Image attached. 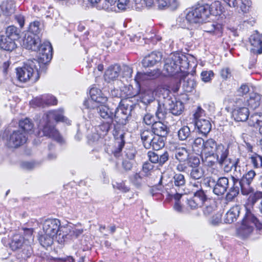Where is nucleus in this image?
Returning a JSON list of instances; mask_svg holds the SVG:
<instances>
[{"label": "nucleus", "instance_id": "1", "mask_svg": "<svg viewBox=\"0 0 262 262\" xmlns=\"http://www.w3.org/2000/svg\"><path fill=\"white\" fill-rule=\"evenodd\" d=\"M224 10L221 2L215 1L211 4L203 2L198 4L195 8L189 11L186 16V19L189 23L188 29L192 30V26L204 22L210 16L221 15Z\"/></svg>", "mask_w": 262, "mask_h": 262}, {"label": "nucleus", "instance_id": "2", "mask_svg": "<svg viewBox=\"0 0 262 262\" xmlns=\"http://www.w3.org/2000/svg\"><path fill=\"white\" fill-rule=\"evenodd\" d=\"M63 110L59 109L50 111L44 115L39 125V136L49 137L61 143L63 141L62 138L55 128L53 122L54 121L67 122L68 119L63 116Z\"/></svg>", "mask_w": 262, "mask_h": 262}, {"label": "nucleus", "instance_id": "3", "mask_svg": "<svg viewBox=\"0 0 262 262\" xmlns=\"http://www.w3.org/2000/svg\"><path fill=\"white\" fill-rule=\"evenodd\" d=\"M18 80L22 82H27L31 80L36 82L39 78V75L46 72L41 68L37 60H28L21 68L16 69Z\"/></svg>", "mask_w": 262, "mask_h": 262}, {"label": "nucleus", "instance_id": "4", "mask_svg": "<svg viewBox=\"0 0 262 262\" xmlns=\"http://www.w3.org/2000/svg\"><path fill=\"white\" fill-rule=\"evenodd\" d=\"M246 210L242 224L237 230L239 236L245 238L249 236L253 232L254 227L259 230L262 229V224L259 223L254 214L245 206Z\"/></svg>", "mask_w": 262, "mask_h": 262}, {"label": "nucleus", "instance_id": "5", "mask_svg": "<svg viewBox=\"0 0 262 262\" xmlns=\"http://www.w3.org/2000/svg\"><path fill=\"white\" fill-rule=\"evenodd\" d=\"M135 106V102L130 101L128 99L121 100L114 114L115 121L120 124H125Z\"/></svg>", "mask_w": 262, "mask_h": 262}, {"label": "nucleus", "instance_id": "6", "mask_svg": "<svg viewBox=\"0 0 262 262\" xmlns=\"http://www.w3.org/2000/svg\"><path fill=\"white\" fill-rule=\"evenodd\" d=\"M165 137L154 135L149 129L142 131L141 133V138L144 147L146 149L152 148L158 150L165 145Z\"/></svg>", "mask_w": 262, "mask_h": 262}, {"label": "nucleus", "instance_id": "7", "mask_svg": "<svg viewBox=\"0 0 262 262\" xmlns=\"http://www.w3.org/2000/svg\"><path fill=\"white\" fill-rule=\"evenodd\" d=\"M28 136L26 132L20 129L13 130L4 138L6 146L9 148H17L25 144Z\"/></svg>", "mask_w": 262, "mask_h": 262}, {"label": "nucleus", "instance_id": "8", "mask_svg": "<svg viewBox=\"0 0 262 262\" xmlns=\"http://www.w3.org/2000/svg\"><path fill=\"white\" fill-rule=\"evenodd\" d=\"M40 47L37 50L39 52V57L37 61L41 68L46 71V64L51 60L52 58V47L48 41H45L40 43Z\"/></svg>", "mask_w": 262, "mask_h": 262}, {"label": "nucleus", "instance_id": "9", "mask_svg": "<svg viewBox=\"0 0 262 262\" xmlns=\"http://www.w3.org/2000/svg\"><path fill=\"white\" fill-rule=\"evenodd\" d=\"M244 98H239L235 101V107L232 111V117L237 122H244L247 120L249 116V109L243 104Z\"/></svg>", "mask_w": 262, "mask_h": 262}, {"label": "nucleus", "instance_id": "10", "mask_svg": "<svg viewBox=\"0 0 262 262\" xmlns=\"http://www.w3.org/2000/svg\"><path fill=\"white\" fill-rule=\"evenodd\" d=\"M20 42L22 46L27 49L37 51L41 42L39 34H21Z\"/></svg>", "mask_w": 262, "mask_h": 262}, {"label": "nucleus", "instance_id": "11", "mask_svg": "<svg viewBox=\"0 0 262 262\" xmlns=\"http://www.w3.org/2000/svg\"><path fill=\"white\" fill-rule=\"evenodd\" d=\"M91 99L84 100L83 105L86 109L94 108L98 103H104L107 101L106 97L101 96V92L96 88H92L90 91Z\"/></svg>", "mask_w": 262, "mask_h": 262}, {"label": "nucleus", "instance_id": "12", "mask_svg": "<svg viewBox=\"0 0 262 262\" xmlns=\"http://www.w3.org/2000/svg\"><path fill=\"white\" fill-rule=\"evenodd\" d=\"M238 176L237 173L235 176L231 177L232 180V185L229 189V192L227 194V198L228 200H231L236 197L239 193L240 190L243 195H248L250 193V192H245L244 189V183L242 180L238 178Z\"/></svg>", "mask_w": 262, "mask_h": 262}, {"label": "nucleus", "instance_id": "13", "mask_svg": "<svg viewBox=\"0 0 262 262\" xmlns=\"http://www.w3.org/2000/svg\"><path fill=\"white\" fill-rule=\"evenodd\" d=\"M19 34H4L0 35V48L6 51H12L16 47L14 40Z\"/></svg>", "mask_w": 262, "mask_h": 262}, {"label": "nucleus", "instance_id": "14", "mask_svg": "<svg viewBox=\"0 0 262 262\" xmlns=\"http://www.w3.org/2000/svg\"><path fill=\"white\" fill-rule=\"evenodd\" d=\"M60 222L56 219H51L45 220L42 224L44 233L50 236H55L59 232Z\"/></svg>", "mask_w": 262, "mask_h": 262}, {"label": "nucleus", "instance_id": "15", "mask_svg": "<svg viewBox=\"0 0 262 262\" xmlns=\"http://www.w3.org/2000/svg\"><path fill=\"white\" fill-rule=\"evenodd\" d=\"M170 148L175 159L179 162L186 161L189 156L188 150L182 145L174 143L170 146Z\"/></svg>", "mask_w": 262, "mask_h": 262}, {"label": "nucleus", "instance_id": "16", "mask_svg": "<svg viewBox=\"0 0 262 262\" xmlns=\"http://www.w3.org/2000/svg\"><path fill=\"white\" fill-rule=\"evenodd\" d=\"M206 199L204 191L200 189L194 193L192 198L187 200V204L191 209H195L199 207H201Z\"/></svg>", "mask_w": 262, "mask_h": 262}, {"label": "nucleus", "instance_id": "17", "mask_svg": "<svg viewBox=\"0 0 262 262\" xmlns=\"http://www.w3.org/2000/svg\"><path fill=\"white\" fill-rule=\"evenodd\" d=\"M88 113L94 112H97L100 117L104 119H108L109 121H113L114 118V113L105 105H95L94 108H90L87 109Z\"/></svg>", "mask_w": 262, "mask_h": 262}, {"label": "nucleus", "instance_id": "18", "mask_svg": "<svg viewBox=\"0 0 262 262\" xmlns=\"http://www.w3.org/2000/svg\"><path fill=\"white\" fill-rule=\"evenodd\" d=\"M228 187L229 179L225 177H220L213 187V192L215 194L221 196L227 191Z\"/></svg>", "mask_w": 262, "mask_h": 262}, {"label": "nucleus", "instance_id": "19", "mask_svg": "<svg viewBox=\"0 0 262 262\" xmlns=\"http://www.w3.org/2000/svg\"><path fill=\"white\" fill-rule=\"evenodd\" d=\"M162 57L160 52H152L144 57L142 60V64L145 68L152 67L161 61Z\"/></svg>", "mask_w": 262, "mask_h": 262}, {"label": "nucleus", "instance_id": "20", "mask_svg": "<svg viewBox=\"0 0 262 262\" xmlns=\"http://www.w3.org/2000/svg\"><path fill=\"white\" fill-rule=\"evenodd\" d=\"M249 41L253 48L251 51L257 54L262 53V34H252L249 38Z\"/></svg>", "mask_w": 262, "mask_h": 262}, {"label": "nucleus", "instance_id": "21", "mask_svg": "<svg viewBox=\"0 0 262 262\" xmlns=\"http://www.w3.org/2000/svg\"><path fill=\"white\" fill-rule=\"evenodd\" d=\"M121 67L117 64L111 65L105 72L104 78L106 81L110 82L116 80L120 75Z\"/></svg>", "mask_w": 262, "mask_h": 262}, {"label": "nucleus", "instance_id": "22", "mask_svg": "<svg viewBox=\"0 0 262 262\" xmlns=\"http://www.w3.org/2000/svg\"><path fill=\"white\" fill-rule=\"evenodd\" d=\"M256 175L255 172L253 170H250L245 174H244L242 178L241 179L245 187V192H250V193L253 191V188L251 186V184Z\"/></svg>", "mask_w": 262, "mask_h": 262}, {"label": "nucleus", "instance_id": "23", "mask_svg": "<svg viewBox=\"0 0 262 262\" xmlns=\"http://www.w3.org/2000/svg\"><path fill=\"white\" fill-rule=\"evenodd\" d=\"M178 67L179 64L176 62L175 57L167 58L165 60L164 71L167 73V75H172L179 71Z\"/></svg>", "mask_w": 262, "mask_h": 262}, {"label": "nucleus", "instance_id": "24", "mask_svg": "<svg viewBox=\"0 0 262 262\" xmlns=\"http://www.w3.org/2000/svg\"><path fill=\"white\" fill-rule=\"evenodd\" d=\"M229 151L227 148L220 144L218 145V148L215 151L214 156L216 158L219 164L224 163L228 158Z\"/></svg>", "mask_w": 262, "mask_h": 262}, {"label": "nucleus", "instance_id": "25", "mask_svg": "<svg viewBox=\"0 0 262 262\" xmlns=\"http://www.w3.org/2000/svg\"><path fill=\"white\" fill-rule=\"evenodd\" d=\"M241 208L239 206L236 205L230 209L224 216V222L230 224L235 221L239 216Z\"/></svg>", "mask_w": 262, "mask_h": 262}, {"label": "nucleus", "instance_id": "26", "mask_svg": "<svg viewBox=\"0 0 262 262\" xmlns=\"http://www.w3.org/2000/svg\"><path fill=\"white\" fill-rule=\"evenodd\" d=\"M34 101L38 106L44 107L45 105H56L57 103L56 98L52 95L43 96L41 98H37Z\"/></svg>", "mask_w": 262, "mask_h": 262}, {"label": "nucleus", "instance_id": "27", "mask_svg": "<svg viewBox=\"0 0 262 262\" xmlns=\"http://www.w3.org/2000/svg\"><path fill=\"white\" fill-rule=\"evenodd\" d=\"M262 103V96L256 93L252 94L245 102H244L243 104H246L252 109H255L258 107Z\"/></svg>", "mask_w": 262, "mask_h": 262}, {"label": "nucleus", "instance_id": "28", "mask_svg": "<svg viewBox=\"0 0 262 262\" xmlns=\"http://www.w3.org/2000/svg\"><path fill=\"white\" fill-rule=\"evenodd\" d=\"M195 125L199 132L204 135H207L211 129L210 121L207 119H200L195 121Z\"/></svg>", "mask_w": 262, "mask_h": 262}, {"label": "nucleus", "instance_id": "29", "mask_svg": "<svg viewBox=\"0 0 262 262\" xmlns=\"http://www.w3.org/2000/svg\"><path fill=\"white\" fill-rule=\"evenodd\" d=\"M0 7L3 13L5 15L9 16L14 13L16 6L13 1L6 0L2 3Z\"/></svg>", "mask_w": 262, "mask_h": 262}, {"label": "nucleus", "instance_id": "30", "mask_svg": "<svg viewBox=\"0 0 262 262\" xmlns=\"http://www.w3.org/2000/svg\"><path fill=\"white\" fill-rule=\"evenodd\" d=\"M154 135L166 137L168 134L167 126L161 121L155 122L152 125L151 130Z\"/></svg>", "mask_w": 262, "mask_h": 262}, {"label": "nucleus", "instance_id": "31", "mask_svg": "<svg viewBox=\"0 0 262 262\" xmlns=\"http://www.w3.org/2000/svg\"><path fill=\"white\" fill-rule=\"evenodd\" d=\"M27 244L24 236L17 234L13 236L10 243V247L12 250H17L23 248V246Z\"/></svg>", "mask_w": 262, "mask_h": 262}, {"label": "nucleus", "instance_id": "32", "mask_svg": "<svg viewBox=\"0 0 262 262\" xmlns=\"http://www.w3.org/2000/svg\"><path fill=\"white\" fill-rule=\"evenodd\" d=\"M218 145L216 141L212 139H209L205 141L203 152L208 156H214V154L217 148Z\"/></svg>", "mask_w": 262, "mask_h": 262}, {"label": "nucleus", "instance_id": "33", "mask_svg": "<svg viewBox=\"0 0 262 262\" xmlns=\"http://www.w3.org/2000/svg\"><path fill=\"white\" fill-rule=\"evenodd\" d=\"M98 10H109L116 2L113 0H89Z\"/></svg>", "mask_w": 262, "mask_h": 262}, {"label": "nucleus", "instance_id": "34", "mask_svg": "<svg viewBox=\"0 0 262 262\" xmlns=\"http://www.w3.org/2000/svg\"><path fill=\"white\" fill-rule=\"evenodd\" d=\"M249 125L259 127V131L262 134V113H255L252 115L249 119Z\"/></svg>", "mask_w": 262, "mask_h": 262}, {"label": "nucleus", "instance_id": "35", "mask_svg": "<svg viewBox=\"0 0 262 262\" xmlns=\"http://www.w3.org/2000/svg\"><path fill=\"white\" fill-rule=\"evenodd\" d=\"M202 28L206 33L222 32L223 28L222 25L216 22H206L203 25Z\"/></svg>", "mask_w": 262, "mask_h": 262}, {"label": "nucleus", "instance_id": "36", "mask_svg": "<svg viewBox=\"0 0 262 262\" xmlns=\"http://www.w3.org/2000/svg\"><path fill=\"white\" fill-rule=\"evenodd\" d=\"M184 108V104L181 101H176L173 102L171 101L170 103H169L168 110L173 115L179 116L181 115Z\"/></svg>", "mask_w": 262, "mask_h": 262}, {"label": "nucleus", "instance_id": "37", "mask_svg": "<svg viewBox=\"0 0 262 262\" xmlns=\"http://www.w3.org/2000/svg\"><path fill=\"white\" fill-rule=\"evenodd\" d=\"M34 124L29 118H26L19 121V128L18 129H20L23 132H26L27 135L32 130Z\"/></svg>", "mask_w": 262, "mask_h": 262}, {"label": "nucleus", "instance_id": "38", "mask_svg": "<svg viewBox=\"0 0 262 262\" xmlns=\"http://www.w3.org/2000/svg\"><path fill=\"white\" fill-rule=\"evenodd\" d=\"M17 254V257L21 260H26L30 257L32 254L33 250L31 247V244H27Z\"/></svg>", "mask_w": 262, "mask_h": 262}, {"label": "nucleus", "instance_id": "39", "mask_svg": "<svg viewBox=\"0 0 262 262\" xmlns=\"http://www.w3.org/2000/svg\"><path fill=\"white\" fill-rule=\"evenodd\" d=\"M182 87L186 92H191L196 86V82L193 78L185 77L182 81Z\"/></svg>", "mask_w": 262, "mask_h": 262}, {"label": "nucleus", "instance_id": "40", "mask_svg": "<svg viewBox=\"0 0 262 262\" xmlns=\"http://www.w3.org/2000/svg\"><path fill=\"white\" fill-rule=\"evenodd\" d=\"M140 99L142 103L147 105L155 100L154 93L150 90H145L141 93Z\"/></svg>", "mask_w": 262, "mask_h": 262}, {"label": "nucleus", "instance_id": "41", "mask_svg": "<svg viewBox=\"0 0 262 262\" xmlns=\"http://www.w3.org/2000/svg\"><path fill=\"white\" fill-rule=\"evenodd\" d=\"M125 94L126 97L125 99H128L130 101L135 102L136 104V96L139 94V90L138 89H134L132 85H129L127 87L125 88Z\"/></svg>", "mask_w": 262, "mask_h": 262}, {"label": "nucleus", "instance_id": "42", "mask_svg": "<svg viewBox=\"0 0 262 262\" xmlns=\"http://www.w3.org/2000/svg\"><path fill=\"white\" fill-rule=\"evenodd\" d=\"M205 141L202 138H197L193 141L192 145L193 150L196 153L203 154Z\"/></svg>", "mask_w": 262, "mask_h": 262}, {"label": "nucleus", "instance_id": "43", "mask_svg": "<svg viewBox=\"0 0 262 262\" xmlns=\"http://www.w3.org/2000/svg\"><path fill=\"white\" fill-rule=\"evenodd\" d=\"M54 236H50L45 233L41 235L39 237V241L40 245L43 247H48L53 243Z\"/></svg>", "mask_w": 262, "mask_h": 262}, {"label": "nucleus", "instance_id": "44", "mask_svg": "<svg viewBox=\"0 0 262 262\" xmlns=\"http://www.w3.org/2000/svg\"><path fill=\"white\" fill-rule=\"evenodd\" d=\"M204 174V171L202 167L199 166L191 168L190 172V177L194 180H199L202 178Z\"/></svg>", "mask_w": 262, "mask_h": 262}, {"label": "nucleus", "instance_id": "45", "mask_svg": "<svg viewBox=\"0 0 262 262\" xmlns=\"http://www.w3.org/2000/svg\"><path fill=\"white\" fill-rule=\"evenodd\" d=\"M154 4L160 9H165L168 7H170L172 9H176L178 6H174L172 3L169 0H156Z\"/></svg>", "mask_w": 262, "mask_h": 262}, {"label": "nucleus", "instance_id": "46", "mask_svg": "<svg viewBox=\"0 0 262 262\" xmlns=\"http://www.w3.org/2000/svg\"><path fill=\"white\" fill-rule=\"evenodd\" d=\"M238 160L235 162H232L230 159H226V161L222 164H219L222 167H223L224 171L226 172L230 171L233 167L235 168V171H237Z\"/></svg>", "mask_w": 262, "mask_h": 262}, {"label": "nucleus", "instance_id": "47", "mask_svg": "<svg viewBox=\"0 0 262 262\" xmlns=\"http://www.w3.org/2000/svg\"><path fill=\"white\" fill-rule=\"evenodd\" d=\"M173 179L176 187L181 188L185 186L186 180L183 174L176 173L173 177Z\"/></svg>", "mask_w": 262, "mask_h": 262}, {"label": "nucleus", "instance_id": "48", "mask_svg": "<svg viewBox=\"0 0 262 262\" xmlns=\"http://www.w3.org/2000/svg\"><path fill=\"white\" fill-rule=\"evenodd\" d=\"M190 135V130L187 126H183L178 131V137L181 141L185 140Z\"/></svg>", "mask_w": 262, "mask_h": 262}, {"label": "nucleus", "instance_id": "49", "mask_svg": "<svg viewBox=\"0 0 262 262\" xmlns=\"http://www.w3.org/2000/svg\"><path fill=\"white\" fill-rule=\"evenodd\" d=\"M158 107L156 112V116L160 119H163L165 118L168 111V109H167L165 104L163 103H160L159 102H158Z\"/></svg>", "mask_w": 262, "mask_h": 262}, {"label": "nucleus", "instance_id": "50", "mask_svg": "<svg viewBox=\"0 0 262 262\" xmlns=\"http://www.w3.org/2000/svg\"><path fill=\"white\" fill-rule=\"evenodd\" d=\"M173 57H175L176 62L179 64V70H181V68L185 69L188 67V63L187 62V58L185 56L183 55H182V56H180L178 55H174Z\"/></svg>", "mask_w": 262, "mask_h": 262}, {"label": "nucleus", "instance_id": "51", "mask_svg": "<svg viewBox=\"0 0 262 262\" xmlns=\"http://www.w3.org/2000/svg\"><path fill=\"white\" fill-rule=\"evenodd\" d=\"M250 162L254 168L262 167V157L254 154L250 157Z\"/></svg>", "mask_w": 262, "mask_h": 262}, {"label": "nucleus", "instance_id": "52", "mask_svg": "<svg viewBox=\"0 0 262 262\" xmlns=\"http://www.w3.org/2000/svg\"><path fill=\"white\" fill-rule=\"evenodd\" d=\"M112 122L113 121H108L106 122L103 123L99 125V127L100 130V136H104L107 134L112 127Z\"/></svg>", "mask_w": 262, "mask_h": 262}, {"label": "nucleus", "instance_id": "53", "mask_svg": "<svg viewBox=\"0 0 262 262\" xmlns=\"http://www.w3.org/2000/svg\"><path fill=\"white\" fill-rule=\"evenodd\" d=\"M24 236L25 241L28 244H32L34 241V236L33 235V230L32 228L24 229Z\"/></svg>", "mask_w": 262, "mask_h": 262}, {"label": "nucleus", "instance_id": "54", "mask_svg": "<svg viewBox=\"0 0 262 262\" xmlns=\"http://www.w3.org/2000/svg\"><path fill=\"white\" fill-rule=\"evenodd\" d=\"M186 161H187L188 166L191 168L200 166V159L196 156H191L190 157L189 156Z\"/></svg>", "mask_w": 262, "mask_h": 262}, {"label": "nucleus", "instance_id": "55", "mask_svg": "<svg viewBox=\"0 0 262 262\" xmlns=\"http://www.w3.org/2000/svg\"><path fill=\"white\" fill-rule=\"evenodd\" d=\"M136 154V149L132 146L126 148L124 151V157L129 160H133L135 157Z\"/></svg>", "mask_w": 262, "mask_h": 262}, {"label": "nucleus", "instance_id": "56", "mask_svg": "<svg viewBox=\"0 0 262 262\" xmlns=\"http://www.w3.org/2000/svg\"><path fill=\"white\" fill-rule=\"evenodd\" d=\"M122 76L126 78H130L132 76L133 70L132 68L127 65H123L121 67Z\"/></svg>", "mask_w": 262, "mask_h": 262}, {"label": "nucleus", "instance_id": "57", "mask_svg": "<svg viewBox=\"0 0 262 262\" xmlns=\"http://www.w3.org/2000/svg\"><path fill=\"white\" fill-rule=\"evenodd\" d=\"M213 76L214 73L212 71H204L201 74V79L205 82H209Z\"/></svg>", "mask_w": 262, "mask_h": 262}, {"label": "nucleus", "instance_id": "58", "mask_svg": "<svg viewBox=\"0 0 262 262\" xmlns=\"http://www.w3.org/2000/svg\"><path fill=\"white\" fill-rule=\"evenodd\" d=\"M59 233H57L55 236L56 239L59 244H64L67 240L69 238V235L64 233V231L61 233V230H59Z\"/></svg>", "mask_w": 262, "mask_h": 262}, {"label": "nucleus", "instance_id": "59", "mask_svg": "<svg viewBox=\"0 0 262 262\" xmlns=\"http://www.w3.org/2000/svg\"><path fill=\"white\" fill-rule=\"evenodd\" d=\"M40 24L38 21H35L30 24L29 28L30 33H38L41 31Z\"/></svg>", "mask_w": 262, "mask_h": 262}, {"label": "nucleus", "instance_id": "60", "mask_svg": "<svg viewBox=\"0 0 262 262\" xmlns=\"http://www.w3.org/2000/svg\"><path fill=\"white\" fill-rule=\"evenodd\" d=\"M130 180L135 185L139 187L141 185L142 177L140 173H136L130 178Z\"/></svg>", "mask_w": 262, "mask_h": 262}, {"label": "nucleus", "instance_id": "61", "mask_svg": "<svg viewBox=\"0 0 262 262\" xmlns=\"http://www.w3.org/2000/svg\"><path fill=\"white\" fill-rule=\"evenodd\" d=\"M222 221V214L220 213H217L213 215L210 220V223L213 226L219 225Z\"/></svg>", "mask_w": 262, "mask_h": 262}, {"label": "nucleus", "instance_id": "62", "mask_svg": "<svg viewBox=\"0 0 262 262\" xmlns=\"http://www.w3.org/2000/svg\"><path fill=\"white\" fill-rule=\"evenodd\" d=\"M241 5L240 6L241 10L244 13H247L249 11L250 7L251 5V1L250 0H240Z\"/></svg>", "mask_w": 262, "mask_h": 262}, {"label": "nucleus", "instance_id": "63", "mask_svg": "<svg viewBox=\"0 0 262 262\" xmlns=\"http://www.w3.org/2000/svg\"><path fill=\"white\" fill-rule=\"evenodd\" d=\"M161 71L160 69H155L150 72L146 73L147 78L155 79L158 78L161 75Z\"/></svg>", "mask_w": 262, "mask_h": 262}, {"label": "nucleus", "instance_id": "64", "mask_svg": "<svg viewBox=\"0 0 262 262\" xmlns=\"http://www.w3.org/2000/svg\"><path fill=\"white\" fill-rule=\"evenodd\" d=\"M169 159V154L166 151H164L162 154L159 155V164L160 165H163Z\"/></svg>", "mask_w": 262, "mask_h": 262}]
</instances>
